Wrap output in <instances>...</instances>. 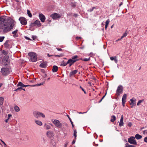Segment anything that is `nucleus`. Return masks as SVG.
I'll list each match as a JSON object with an SVG mask.
<instances>
[{"mask_svg":"<svg viewBox=\"0 0 147 147\" xmlns=\"http://www.w3.org/2000/svg\"><path fill=\"white\" fill-rule=\"evenodd\" d=\"M15 22L13 20L11 21L10 23L9 21L7 20L5 17H3L0 18V24H1V28L3 30L4 33H6L10 31L15 25Z\"/></svg>","mask_w":147,"mask_h":147,"instance_id":"f257e3e1","label":"nucleus"},{"mask_svg":"<svg viewBox=\"0 0 147 147\" xmlns=\"http://www.w3.org/2000/svg\"><path fill=\"white\" fill-rule=\"evenodd\" d=\"M1 71L3 76H6L10 74V70L8 68L3 67L1 68Z\"/></svg>","mask_w":147,"mask_h":147,"instance_id":"f03ea898","label":"nucleus"},{"mask_svg":"<svg viewBox=\"0 0 147 147\" xmlns=\"http://www.w3.org/2000/svg\"><path fill=\"white\" fill-rule=\"evenodd\" d=\"M28 55L30 57V59L31 61L35 62L37 61V56L36 53L31 52L29 53Z\"/></svg>","mask_w":147,"mask_h":147,"instance_id":"7ed1b4c3","label":"nucleus"},{"mask_svg":"<svg viewBox=\"0 0 147 147\" xmlns=\"http://www.w3.org/2000/svg\"><path fill=\"white\" fill-rule=\"evenodd\" d=\"M9 56H4L1 61V63L4 66H6L8 65Z\"/></svg>","mask_w":147,"mask_h":147,"instance_id":"20e7f679","label":"nucleus"},{"mask_svg":"<svg viewBox=\"0 0 147 147\" xmlns=\"http://www.w3.org/2000/svg\"><path fill=\"white\" fill-rule=\"evenodd\" d=\"M52 122L58 128H60L62 126V124L59 120L55 119L54 121H53Z\"/></svg>","mask_w":147,"mask_h":147,"instance_id":"39448f33","label":"nucleus"},{"mask_svg":"<svg viewBox=\"0 0 147 147\" xmlns=\"http://www.w3.org/2000/svg\"><path fill=\"white\" fill-rule=\"evenodd\" d=\"M123 91V87L121 85L119 86L118 87L116 91V94L117 96H119L122 93Z\"/></svg>","mask_w":147,"mask_h":147,"instance_id":"423d86ee","label":"nucleus"},{"mask_svg":"<svg viewBox=\"0 0 147 147\" xmlns=\"http://www.w3.org/2000/svg\"><path fill=\"white\" fill-rule=\"evenodd\" d=\"M19 20L20 22V23L23 25H25L27 24V20L26 19L23 17H20L19 18Z\"/></svg>","mask_w":147,"mask_h":147,"instance_id":"0eeeda50","label":"nucleus"},{"mask_svg":"<svg viewBox=\"0 0 147 147\" xmlns=\"http://www.w3.org/2000/svg\"><path fill=\"white\" fill-rule=\"evenodd\" d=\"M50 16L54 20H55L61 17V16L59 14L56 13H54L51 14Z\"/></svg>","mask_w":147,"mask_h":147,"instance_id":"6e6552de","label":"nucleus"},{"mask_svg":"<svg viewBox=\"0 0 147 147\" xmlns=\"http://www.w3.org/2000/svg\"><path fill=\"white\" fill-rule=\"evenodd\" d=\"M129 143L134 145H137V142L134 137L131 136L129 138Z\"/></svg>","mask_w":147,"mask_h":147,"instance_id":"1a4fd4ad","label":"nucleus"},{"mask_svg":"<svg viewBox=\"0 0 147 147\" xmlns=\"http://www.w3.org/2000/svg\"><path fill=\"white\" fill-rule=\"evenodd\" d=\"M39 17L40 20L42 22H45L46 18L45 16L42 13H39Z\"/></svg>","mask_w":147,"mask_h":147,"instance_id":"9d476101","label":"nucleus"},{"mask_svg":"<svg viewBox=\"0 0 147 147\" xmlns=\"http://www.w3.org/2000/svg\"><path fill=\"white\" fill-rule=\"evenodd\" d=\"M130 100L131 101V102L130 103V105L131 106V108H132L136 105V99L134 98H133L132 99H131Z\"/></svg>","mask_w":147,"mask_h":147,"instance_id":"9b49d317","label":"nucleus"},{"mask_svg":"<svg viewBox=\"0 0 147 147\" xmlns=\"http://www.w3.org/2000/svg\"><path fill=\"white\" fill-rule=\"evenodd\" d=\"M50 125H52V124H47L45 123L43 126V128L44 129L46 130L50 129L51 128Z\"/></svg>","mask_w":147,"mask_h":147,"instance_id":"f8f14e48","label":"nucleus"},{"mask_svg":"<svg viewBox=\"0 0 147 147\" xmlns=\"http://www.w3.org/2000/svg\"><path fill=\"white\" fill-rule=\"evenodd\" d=\"M127 95L126 94H124L122 98V105L123 106H124L125 103L126 102V98Z\"/></svg>","mask_w":147,"mask_h":147,"instance_id":"ddd939ff","label":"nucleus"},{"mask_svg":"<svg viewBox=\"0 0 147 147\" xmlns=\"http://www.w3.org/2000/svg\"><path fill=\"white\" fill-rule=\"evenodd\" d=\"M9 40H7L4 43V45L5 47L7 48H9Z\"/></svg>","mask_w":147,"mask_h":147,"instance_id":"4468645a","label":"nucleus"},{"mask_svg":"<svg viewBox=\"0 0 147 147\" xmlns=\"http://www.w3.org/2000/svg\"><path fill=\"white\" fill-rule=\"evenodd\" d=\"M47 62L45 61L43 62L42 63L40 64L39 65L40 67L42 68H45L47 66Z\"/></svg>","mask_w":147,"mask_h":147,"instance_id":"2eb2a0df","label":"nucleus"},{"mask_svg":"<svg viewBox=\"0 0 147 147\" xmlns=\"http://www.w3.org/2000/svg\"><path fill=\"white\" fill-rule=\"evenodd\" d=\"M123 116L122 115L121 117V119L119 124V125L121 127L123 125Z\"/></svg>","mask_w":147,"mask_h":147,"instance_id":"dca6fc26","label":"nucleus"},{"mask_svg":"<svg viewBox=\"0 0 147 147\" xmlns=\"http://www.w3.org/2000/svg\"><path fill=\"white\" fill-rule=\"evenodd\" d=\"M17 86H21L23 87H26L27 86H31V85H25L22 82H19L18 83L17 85Z\"/></svg>","mask_w":147,"mask_h":147,"instance_id":"f3484780","label":"nucleus"},{"mask_svg":"<svg viewBox=\"0 0 147 147\" xmlns=\"http://www.w3.org/2000/svg\"><path fill=\"white\" fill-rule=\"evenodd\" d=\"M39 112L34 111L33 112V115L36 118L39 117Z\"/></svg>","mask_w":147,"mask_h":147,"instance_id":"a211bd4d","label":"nucleus"},{"mask_svg":"<svg viewBox=\"0 0 147 147\" xmlns=\"http://www.w3.org/2000/svg\"><path fill=\"white\" fill-rule=\"evenodd\" d=\"M34 23L35 26H36L39 27L41 26V24L40 23V21L39 20H36L35 21Z\"/></svg>","mask_w":147,"mask_h":147,"instance_id":"6ab92c4d","label":"nucleus"},{"mask_svg":"<svg viewBox=\"0 0 147 147\" xmlns=\"http://www.w3.org/2000/svg\"><path fill=\"white\" fill-rule=\"evenodd\" d=\"M78 70H75L73 71H71L69 74V76H72L73 75H74L77 72Z\"/></svg>","mask_w":147,"mask_h":147,"instance_id":"aec40b11","label":"nucleus"},{"mask_svg":"<svg viewBox=\"0 0 147 147\" xmlns=\"http://www.w3.org/2000/svg\"><path fill=\"white\" fill-rule=\"evenodd\" d=\"M18 30L17 29H16L15 30L12 32V34H13V36L14 38H16L18 36Z\"/></svg>","mask_w":147,"mask_h":147,"instance_id":"412c9836","label":"nucleus"},{"mask_svg":"<svg viewBox=\"0 0 147 147\" xmlns=\"http://www.w3.org/2000/svg\"><path fill=\"white\" fill-rule=\"evenodd\" d=\"M58 70V67L56 65H54L53 67L52 71L53 72H56Z\"/></svg>","mask_w":147,"mask_h":147,"instance_id":"4be33fe9","label":"nucleus"},{"mask_svg":"<svg viewBox=\"0 0 147 147\" xmlns=\"http://www.w3.org/2000/svg\"><path fill=\"white\" fill-rule=\"evenodd\" d=\"M47 134L48 137L50 138L53 136V134L51 131H48L47 132Z\"/></svg>","mask_w":147,"mask_h":147,"instance_id":"5701e85b","label":"nucleus"},{"mask_svg":"<svg viewBox=\"0 0 147 147\" xmlns=\"http://www.w3.org/2000/svg\"><path fill=\"white\" fill-rule=\"evenodd\" d=\"M142 136L138 134H136L135 136V138H136L137 140L140 139L142 138Z\"/></svg>","mask_w":147,"mask_h":147,"instance_id":"b1692460","label":"nucleus"},{"mask_svg":"<svg viewBox=\"0 0 147 147\" xmlns=\"http://www.w3.org/2000/svg\"><path fill=\"white\" fill-rule=\"evenodd\" d=\"M78 56L77 55H75L73 57H72L71 59L73 60L76 61H76H77L79 60V59H78Z\"/></svg>","mask_w":147,"mask_h":147,"instance_id":"393cba45","label":"nucleus"},{"mask_svg":"<svg viewBox=\"0 0 147 147\" xmlns=\"http://www.w3.org/2000/svg\"><path fill=\"white\" fill-rule=\"evenodd\" d=\"M35 122L36 124L39 126H41L42 125V123L41 121L39 120H35Z\"/></svg>","mask_w":147,"mask_h":147,"instance_id":"a878e982","label":"nucleus"},{"mask_svg":"<svg viewBox=\"0 0 147 147\" xmlns=\"http://www.w3.org/2000/svg\"><path fill=\"white\" fill-rule=\"evenodd\" d=\"M76 62V61L73 60L71 59H69L67 61V63L69 64V63H71L73 64L74 63Z\"/></svg>","mask_w":147,"mask_h":147,"instance_id":"bb28decb","label":"nucleus"},{"mask_svg":"<svg viewBox=\"0 0 147 147\" xmlns=\"http://www.w3.org/2000/svg\"><path fill=\"white\" fill-rule=\"evenodd\" d=\"M111 119L110 120L111 122H113L115 121L116 119V118L115 115H113L111 116Z\"/></svg>","mask_w":147,"mask_h":147,"instance_id":"cd10ccee","label":"nucleus"},{"mask_svg":"<svg viewBox=\"0 0 147 147\" xmlns=\"http://www.w3.org/2000/svg\"><path fill=\"white\" fill-rule=\"evenodd\" d=\"M14 108L15 111L16 112H18L20 110V109L19 107L17 105H16L15 106Z\"/></svg>","mask_w":147,"mask_h":147,"instance_id":"c85d7f7f","label":"nucleus"},{"mask_svg":"<svg viewBox=\"0 0 147 147\" xmlns=\"http://www.w3.org/2000/svg\"><path fill=\"white\" fill-rule=\"evenodd\" d=\"M4 101V98L2 97H0V105H2Z\"/></svg>","mask_w":147,"mask_h":147,"instance_id":"c756f323","label":"nucleus"},{"mask_svg":"<svg viewBox=\"0 0 147 147\" xmlns=\"http://www.w3.org/2000/svg\"><path fill=\"white\" fill-rule=\"evenodd\" d=\"M70 5L73 7H75L76 5V2H71L70 3Z\"/></svg>","mask_w":147,"mask_h":147,"instance_id":"7c9ffc66","label":"nucleus"},{"mask_svg":"<svg viewBox=\"0 0 147 147\" xmlns=\"http://www.w3.org/2000/svg\"><path fill=\"white\" fill-rule=\"evenodd\" d=\"M68 63H67V62H66L65 61H63L61 64V65L63 66H65L67 65Z\"/></svg>","mask_w":147,"mask_h":147,"instance_id":"2f4dec72","label":"nucleus"},{"mask_svg":"<svg viewBox=\"0 0 147 147\" xmlns=\"http://www.w3.org/2000/svg\"><path fill=\"white\" fill-rule=\"evenodd\" d=\"M27 13L28 16L30 18L32 17V16L31 13L30 12V11L28 10H27Z\"/></svg>","mask_w":147,"mask_h":147,"instance_id":"473e14b6","label":"nucleus"},{"mask_svg":"<svg viewBox=\"0 0 147 147\" xmlns=\"http://www.w3.org/2000/svg\"><path fill=\"white\" fill-rule=\"evenodd\" d=\"M80 60H82L83 61H88L90 60V58H84V59H82V58H81L80 59Z\"/></svg>","mask_w":147,"mask_h":147,"instance_id":"72a5a7b5","label":"nucleus"},{"mask_svg":"<svg viewBox=\"0 0 147 147\" xmlns=\"http://www.w3.org/2000/svg\"><path fill=\"white\" fill-rule=\"evenodd\" d=\"M43 83H40V84H35V85H31V87H34V86H40L42 85H43Z\"/></svg>","mask_w":147,"mask_h":147,"instance_id":"f704fd0d","label":"nucleus"},{"mask_svg":"<svg viewBox=\"0 0 147 147\" xmlns=\"http://www.w3.org/2000/svg\"><path fill=\"white\" fill-rule=\"evenodd\" d=\"M39 117H40V116H41L43 118H44L45 117V115L44 114L42 113L39 112Z\"/></svg>","mask_w":147,"mask_h":147,"instance_id":"c9c22d12","label":"nucleus"},{"mask_svg":"<svg viewBox=\"0 0 147 147\" xmlns=\"http://www.w3.org/2000/svg\"><path fill=\"white\" fill-rule=\"evenodd\" d=\"M2 53L4 54V55H5V56H8V55H7V52L5 51V50H3L2 51Z\"/></svg>","mask_w":147,"mask_h":147,"instance_id":"e433bc0d","label":"nucleus"},{"mask_svg":"<svg viewBox=\"0 0 147 147\" xmlns=\"http://www.w3.org/2000/svg\"><path fill=\"white\" fill-rule=\"evenodd\" d=\"M51 144L53 145V146H55L56 145V143L54 140H53L51 141Z\"/></svg>","mask_w":147,"mask_h":147,"instance_id":"4c0bfd02","label":"nucleus"},{"mask_svg":"<svg viewBox=\"0 0 147 147\" xmlns=\"http://www.w3.org/2000/svg\"><path fill=\"white\" fill-rule=\"evenodd\" d=\"M35 26V24L34 23H34L32 22L30 23L29 25V26L30 27V28H31V27H33Z\"/></svg>","mask_w":147,"mask_h":147,"instance_id":"58836bf2","label":"nucleus"},{"mask_svg":"<svg viewBox=\"0 0 147 147\" xmlns=\"http://www.w3.org/2000/svg\"><path fill=\"white\" fill-rule=\"evenodd\" d=\"M5 38V37L4 36H0V42H2L4 39Z\"/></svg>","mask_w":147,"mask_h":147,"instance_id":"ea45409f","label":"nucleus"},{"mask_svg":"<svg viewBox=\"0 0 147 147\" xmlns=\"http://www.w3.org/2000/svg\"><path fill=\"white\" fill-rule=\"evenodd\" d=\"M144 100H140L138 101V102L137 103V105L138 106H139L140 105V104Z\"/></svg>","mask_w":147,"mask_h":147,"instance_id":"a19ab883","label":"nucleus"},{"mask_svg":"<svg viewBox=\"0 0 147 147\" xmlns=\"http://www.w3.org/2000/svg\"><path fill=\"white\" fill-rule=\"evenodd\" d=\"M77 131H76V130H74V136H75V139H76V137H77Z\"/></svg>","mask_w":147,"mask_h":147,"instance_id":"79ce46f5","label":"nucleus"},{"mask_svg":"<svg viewBox=\"0 0 147 147\" xmlns=\"http://www.w3.org/2000/svg\"><path fill=\"white\" fill-rule=\"evenodd\" d=\"M63 55V54H60L59 55H55L54 56L56 57H60L62 56Z\"/></svg>","mask_w":147,"mask_h":147,"instance_id":"37998d69","label":"nucleus"},{"mask_svg":"<svg viewBox=\"0 0 147 147\" xmlns=\"http://www.w3.org/2000/svg\"><path fill=\"white\" fill-rule=\"evenodd\" d=\"M32 38L33 40H35L37 38V37L36 36H32Z\"/></svg>","mask_w":147,"mask_h":147,"instance_id":"c03bdc74","label":"nucleus"},{"mask_svg":"<svg viewBox=\"0 0 147 147\" xmlns=\"http://www.w3.org/2000/svg\"><path fill=\"white\" fill-rule=\"evenodd\" d=\"M127 35V33L126 32H125L123 34V35L121 36V38H123L124 37L126 36Z\"/></svg>","mask_w":147,"mask_h":147,"instance_id":"a18cd8bd","label":"nucleus"},{"mask_svg":"<svg viewBox=\"0 0 147 147\" xmlns=\"http://www.w3.org/2000/svg\"><path fill=\"white\" fill-rule=\"evenodd\" d=\"M22 89H23V88L22 87H18V88H17L14 91H16L18 90H22Z\"/></svg>","mask_w":147,"mask_h":147,"instance_id":"49530a36","label":"nucleus"},{"mask_svg":"<svg viewBox=\"0 0 147 147\" xmlns=\"http://www.w3.org/2000/svg\"><path fill=\"white\" fill-rule=\"evenodd\" d=\"M109 20L108 19L106 21V22H105V25H107L108 26V25L109 24Z\"/></svg>","mask_w":147,"mask_h":147,"instance_id":"de8ad7c7","label":"nucleus"},{"mask_svg":"<svg viewBox=\"0 0 147 147\" xmlns=\"http://www.w3.org/2000/svg\"><path fill=\"white\" fill-rule=\"evenodd\" d=\"M143 134H147V130H145L144 131H143Z\"/></svg>","mask_w":147,"mask_h":147,"instance_id":"09e8293b","label":"nucleus"},{"mask_svg":"<svg viewBox=\"0 0 147 147\" xmlns=\"http://www.w3.org/2000/svg\"><path fill=\"white\" fill-rule=\"evenodd\" d=\"M110 59L111 61H113L115 59V57H110Z\"/></svg>","mask_w":147,"mask_h":147,"instance_id":"8fccbe9b","label":"nucleus"},{"mask_svg":"<svg viewBox=\"0 0 147 147\" xmlns=\"http://www.w3.org/2000/svg\"><path fill=\"white\" fill-rule=\"evenodd\" d=\"M114 60V61H115V62L116 63H117V62H118V60L117 59V57H115V59Z\"/></svg>","mask_w":147,"mask_h":147,"instance_id":"3c124183","label":"nucleus"},{"mask_svg":"<svg viewBox=\"0 0 147 147\" xmlns=\"http://www.w3.org/2000/svg\"><path fill=\"white\" fill-rule=\"evenodd\" d=\"M25 38L26 39H27V40H32L30 38H29V37H27V36H25Z\"/></svg>","mask_w":147,"mask_h":147,"instance_id":"603ef678","label":"nucleus"},{"mask_svg":"<svg viewBox=\"0 0 147 147\" xmlns=\"http://www.w3.org/2000/svg\"><path fill=\"white\" fill-rule=\"evenodd\" d=\"M144 141L146 142H147V137H145L144 138Z\"/></svg>","mask_w":147,"mask_h":147,"instance_id":"864d4df0","label":"nucleus"},{"mask_svg":"<svg viewBox=\"0 0 147 147\" xmlns=\"http://www.w3.org/2000/svg\"><path fill=\"white\" fill-rule=\"evenodd\" d=\"M81 37H78V36H77V37H76V39L77 40H79V39H81Z\"/></svg>","mask_w":147,"mask_h":147,"instance_id":"5fc2aeb1","label":"nucleus"},{"mask_svg":"<svg viewBox=\"0 0 147 147\" xmlns=\"http://www.w3.org/2000/svg\"><path fill=\"white\" fill-rule=\"evenodd\" d=\"M56 49L57 50L59 51H62V49L61 48H57Z\"/></svg>","mask_w":147,"mask_h":147,"instance_id":"6e6d98bb","label":"nucleus"},{"mask_svg":"<svg viewBox=\"0 0 147 147\" xmlns=\"http://www.w3.org/2000/svg\"><path fill=\"white\" fill-rule=\"evenodd\" d=\"M93 10V9H92V8L88 10V11L90 12L92 11Z\"/></svg>","mask_w":147,"mask_h":147,"instance_id":"4d7b16f0","label":"nucleus"},{"mask_svg":"<svg viewBox=\"0 0 147 147\" xmlns=\"http://www.w3.org/2000/svg\"><path fill=\"white\" fill-rule=\"evenodd\" d=\"M123 38H121H121H119L116 41V42H117L118 41H119L120 40H121V39H122Z\"/></svg>","mask_w":147,"mask_h":147,"instance_id":"13d9d810","label":"nucleus"},{"mask_svg":"<svg viewBox=\"0 0 147 147\" xmlns=\"http://www.w3.org/2000/svg\"><path fill=\"white\" fill-rule=\"evenodd\" d=\"M71 125H72L73 127H74V124L73 123V122L71 121Z\"/></svg>","mask_w":147,"mask_h":147,"instance_id":"bf43d9fd","label":"nucleus"},{"mask_svg":"<svg viewBox=\"0 0 147 147\" xmlns=\"http://www.w3.org/2000/svg\"><path fill=\"white\" fill-rule=\"evenodd\" d=\"M87 112L86 111V112H78V113H79V114H84V113H87Z\"/></svg>","mask_w":147,"mask_h":147,"instance_id":"052dcab7","label":"nucleus"},{"mask_svg":"<svg viewBox=\"0 0 147 147\" xmlns=\"http://www.w3.org/2000/svg\"><path fill=\"white\" fill-rule=\"evenodd\" d=\"M80 87L83 91H84V89H83L81 86H80Z\"/></svg>","mask_w":147,"mask_h":147,"instance_id":"680f3d73","label":"nucleus"},{"mask_svg":"<svg viewBox=\"0 0 147 147\" xmlns=\"http://www.w3.org/2000/svg\"><path fill=\"white\" fill-rule=\"evenodd\" d=\"M68 144V143H66L65 144H64V146L65 147H66L67 145Z\"/></svg>","mask_w":147,"mask_h":147,"instance_id":"e2e57ef3","label":"nucleus"},{"mask_svg":"<svg viewBox=\"0 0 147 147\" xmlns=\"http://www.w3.org/2000/svg\"><path fill=\"white\" fill-rule=\"evenodd\" d=\"M64 130H65V129L64 128H63L61 129V130L63 131V132L64 133Z\"/></svg>","mask_w":147,"mask_h":147,"instance_id":"0e129e2a","label":"nucleus"},{"mask_svg":"<svg viewBox=\"0 0 147 147\" xmlns=\"http://www.w3.org/2000/svg\"><path fill=\"white\" fill-rule=\"evenodd\" d=\"M125 147H129V144L128 143H126V146Z\"/></svg>","mask_w":147,"mask_h":147,"instance_id":"69168bd1","label":"nucleus"},{"mask_svg":"<svg viewBox=\"0 0 147 147\" xmlns=\"http://www.w3.org/2000/svg\"><path fill=\"white\" fill-rule=\"evenodd\" d=\"M12 116V115H11V114H8V117H11Z\"/></svg>","mask_w":147,"mask_h":147,"instance_id":"338daca9","label":"nucleus"},{"mask_svg":"<svg viewBox=\"0 0 147 147\" xmlns=\"http://www.w3.org/2000/svg\"><path fill=\"white\" fill-rule=\"evenodd\" d=\"M76 140H74L72 142V144H74L75 143Z\"/></svg>","mask_w":147,"mask_h":147,"instance_id":"774afa93","label":"nucleus"}]
</instances>
